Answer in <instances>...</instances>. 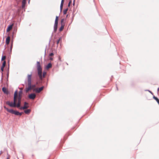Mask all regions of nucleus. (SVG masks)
<instances>
[{
    "mask_svg": "<svg viewBox=\"0 0 159 159\" xmlns=\"http://www.w3.org/2000/svg\"><path fill=\"white\" fill-rule=\"evenodd\" d=\"M36 68L38 75L39 79H41L44 77L46 74V72L44 71L42 74V68L41 67L39 61H37L36 63Z\"/></svg>",
    "mask_w": 159,
    "mask_h": 159,
    "instance_id": "obj_1",
    "label": "nucleus"
},
{
    "mask_svg": "<svg viewBox=\"0 0 159 159\" xmlns=\"http://www.w3.org/2000/svg\"><path fill=\"white\" fill-rule=\"evenodd\" d=\"M32 72L30 74H28L27 75V87H26L25 89L26 93L31 90L33 88L35 87V85L32 84Z\"/></svg>",
    "mask_w": 159,
    "mask_h": 159,
    "instance_id": "obj_2",
    "label": "nucleus"
},
{
    "mask_svg": "<svg viewBox=\"0 0 159 159\" xmlns=\"http://www.w3.org/2000/svg\"><path fill=\"white\" fill-rule=\"evenodd\" d=\"M3 107L4 108L6 109L7 112L12 114H14L16 116H21L23 113L22 112H20L16 110H14L12 109H9L6 107V106H4Z\"/></svg>",
    "mask_w": 159,
    "mask_h": 159,
    "instance_id": "obj_3",
    "label": "nucleus"
},
{
    "mask_svg": "<svg viewBox=\"0 0 159 159\" xmlns=\"http://www.w3.org/2000/svg\"><path fill=\"white\" fill-rule=\"evenodd\" d=\"M16 101H13V102H10L9 101H7L6 102V104L7 105H8L11 107H16L15 106V102Z\"/></svg>",
    "mask_w": 159,
    "mask_h": 159,
    "instance_id": "obj_4",
    "label": "nucleus"
},
{
    "mask_svg": "<svg viewBox=\"0 0 159 159\" xmlns=\"http://www.w3.org/2000/svg\"><path fill=\"white\" fill-rule=\"evenodd\" d=\"M2 91L3 93L7 95L10 94L9 91L7 89L5 86L3 87L2 89Z\"/></svg>",
    "mask_w": 159,
    "mask_h": 159,
    "instance_id": "obj_5",
    "label": "nucleus"
},
{
    "mask_svg": "<svg viewBox=\"0 0 159 159\" xmlns=\"http://www.w3.org/2000/svg\"><path fill=\"white\" fill-rule=\"evenodd\" d=\"M36 97V95L34 93H31L28 95V98L29 99L34 100Z\"/></svg>",
    "mask_w": 159,
    "mask_h": 159,
    "instance_id": "obj_6",
    "label": "nucleus"
},
{
    "mask_svg": "<svg viewBox=\"0 0 159 159\" xmlns=\"http://www.w3.org/2000/svg\"><path fill=\"white\" fill-rule=\"evenodd\" d=\"M10 37L9 36H8L6 38V41H5L6 44L8 45L10 43ZM4 47H5V48H4V50H5L6 48V45H5Z\"/></svg>",
    "mask_w": 159,
    "mask_h": 159,
    "instance_id": "obj_7",
    "label": "nucleus"
},
{
    "mask_svg": "<svg viewBox=\"0 0 159 159\" xmlns=\"http://www.w3.org/2000/svg\"><path fill=\"white\" fill-rule=\"evenodd\" d=\"M14 24L13 23H10L7 26L6 29V31L7 32H9L11 29H12Z\"/></svg>",
    "mask_w": 159,
    "mask_h": 159,
    "instance_id": "obj_8",
    "label": "nucleus"
},
{
    "mask_svg": "<svg viewBox=\"0 0 159 159\" xmlns=\"http://www.w3.org/2000/svg\"><path fill=\"white\" fill-rule=\"evenodd\" d=\"M52 64L51 62H49L45 66V68L46 70H48L49 68H52Z\"/></svg>",
    "mask_w": 159,
    "mask_h": 159,
    "instance_id": "obj_9",
    "label": "nucleus"
},
{
    "mask_svg": "<svg viewBox=\"0 0 159 159\" xmlns=\"http://www.w3.org/2000/svg\"><path fill=\"white\" fill-rule=\"evenodd\" d=\"M26 3V0H23L22 2L21 8L22 9H25Z\"/></svg>",
    "mask_w": 159,
    "mask_h": 159,
    "instance_id": "obj_10",
    "label": "nucleus"
},
{
    "mask_svg": "<svg viewBox=\"0 0 159 159\" xmlns=\"http://www.w3.org/2000/svg\"><path fill=\"white\" fill-rule=\"evenodd\" d=\"M58 23H54V31L55 32L57 31V25H58Z\"/></svg>",
    "mask_w": 159,
    "mask_h": 159,
    "instance_id": "obj_11",
    "label": "nucleus"
},
{
    "mask_svg": "<svg viewBox=\"0 0 159 159\" xmlns=\"http://www.w3.org/2000/svg\"><path fill=\"white\" fill-rule=\"evenodd\" d=\"M33 91L37 93H39L42 90L40 87H39L38 88L34 89Z\"/></svg>",
    "mask_w": 159,
    "mask_h": 159,
    "instance_id": "obj_12",
    "label": "nucleus"
},
{
    "mask_svg": "<svg viewBox=\"0 0 159 159\" xmlns=\"http://www.w3.org/2000/svg\"><path fill=\"white\" fill-rule=\"evenodd\" d=\"M20 105H21V101H18L17 103H16V102H15L16 107L19 108V107H20Z\"/></svg>",
    "mask_w": 159,
    "mask_h": 159,
    "instance_id": "obj_13",
    "label": "nucleus"
},
{
    "mask_svg": "<svg viewBox=\"0 0 159 159\" xmlns=\"http://www.w3.org/2000/svg\"><path fill=\"white\" fill-rule=\"evenodd\" d=\"M4 68L2 67H1V69H0V70L1 71V74H2L1 81L3 79V72L4 71Z\"/></svg>",
    "mask_w": 159,
    "mask_h": 159,
    "instance_id": "obj_14",
    "label": "nucleus"
},
{
    "mask_svg": "<svg viewBox=\"0 0 159 159\" xmlns=\"http://www.w3.org/2000/svg\"><path fill=\"white\" fill-rule=\"evenodd\" d=\"M29 107L28 105H24L23 106L20 107L19 108V109L20 110H24Z\"/></svg>",
    "mask_w": 159,
    "mask_h": 159,
    "instance_id": "obj_15",
    "label": "nucleus"
},
{
    "mask_svg": "<svg viewBox=\"0 0 159 159\" xmlns=\"http://www.w3.org/2000/svg\"><path fill=\"white\" fill-rule=\"evenodd\" d=\"M31 111V110L30 109H27L24 111V113L27 115H29Z\"/></svg>",
    "mask_w": 159,
    "mask_h": 159,
    "instance_id": "obj_16",
    "label": "nucleus"
},
{
    "mask_svg": "<svg viewBox=\"0 0 159 159\" xmlns=\"http://www.w3.org/2000/svg\"><path fill=\"white\" fill-rule=\"evenodd\" d=\"M6 55H4V51H3L2 55V56L1 61H2L5 60V59L6 58Z\"/></svg>",
    "mask_w": 159,
    "mask_h": 159,
    "instance_id": "obj_17",
    "label": "nucleus"
},
{
    "mask_svg": "<svg viewBox=\"0 0 159 159\" xmlns=\"http://www.w3.org/2000/svg\"><path fill=\"white\" fill-rule=\"evenodd\" d=\"M153 98L155 100L157 103H158V104L159 105V99L156 97H155V96L153 95Z\"/></svg>",
    "mask_w": 159,
    "mask_h": 159,
    "instance_id": "obj_18",
    "label": "nucleus"
},
{
    "mask_svg": "<svg viewBox=\"0 0 159 159\" xmlns=\"http://www.w3.org/2000/svg\"><path fill=\"white\" fill-rule=\"evenodd\" d=\"M64 3V2L61 1V3L60 6V9L61 12V11L62 9Z\"/></svg>",
    "mask_w": 159,
    "mask_h": 159,
    "instance_id": "obj_19",
    "label": "nucleus"
},
{
    "mask_svg": "<svg viewBox=\"0 0 159 159\" xmlns=\"http://www.w3.org/2000/svg\"><path fill=\"white\" fill-rule=\"evenodd\" d=\"M62 38L61 37H60L59 39L57 40V46H58V44L60 42H61Z\"/></svg>",
    "mask_w": 159,
    "mask_h": 159,
    "instance_id": "obj_20",
    "label": "nucleus"
},
{
    "mask_svg": "<svg viewBox=\"0 0 159 159\" xmlns=\"http://www.w3.org/2000/svg\"><path fill=\"white\" fill-rule=\"evenodd\" d=\"M12 48L13 47H11V46H10L9 50V48H8V53L9 54H11Z\"/></svg>",
    "mask_w": 159,
    "mask_h": 159,
    "instance_id": "obj_21",
    "label": "nucleus"
},
{
    "mask_svg": "<svg viewBox=\"0 0 159 159\" xmlns=\"http://www.w3.org/2000/svg\"><path fill=\"white\" fill-rule=\"evenodd\" d=\"M65 20V19L64 18H62L61 19V25H63V26H65V23L64 22V21Z\"/></svg>",
    "mask_w": 159,
    "mask_h": 159,
    "instance_id": "obj_22",
    "label": "nucleus"
},
{
    "mask_svg": "<svg viewBox=\"0 0 159 159\" xmlns=\"http://www.w3.org/2000/svg\"><path fill=\"white\" fill-rule=\"evenodd\" d=\"M6 65V61L5 60H4L2 63V65L1 67L3 68H4Z\"/></svg>",
    "mask_w": 159,
    "mask_h": 159,
    "instance_id": "obj_23",
    "label": "nucleus"
},
{
    "mask_svg": "<svg viewBox=\"0 0 159 159\" xmlns=\"http://www.w3.org/2000/svg\"><path fill=\"white\" fill-rule=\"evenodd\" d=\"M64 26H63L62 25H61L59 29V30L60 32L61 31L63 30Z\"/></svg>",
    "mask_w": 159,
    "mask_h": 159,
    "instance_id": "obj_24",
    "label": "nucleus"
},
{
    "mask_svg": "<svg viewBox=\"0 0 159 159\" xmlns=\"http://www.w3.org/2000/svg\"><path fill=\"white\" fill-rule=\"evenodd\" d=\"M68 10V8H67L64 9L63 10V14L66 15L67 13Z\"/></svg>",
    "mask_w": 159,
    "mask_h": 159,
    "instance_id": "obj_25",
    "label": "nucleus"
},
{
    "mask_svg": "<svg viewBox=\"0 0 159 159\" xmlns=\"http://www.w3.org/2000/svg\"><path fill=\"white\" fill-rule=\"evenodd\" d=\"M17 96V94H14V98H13V101H14L16 102Z\"/></svg>",
    "mask_w": 159,
    "mask_h": 159,
    "instance_id": "obj_26",
    "label": "nucleus"
},
{
    "mask_svg": "<svg viewBox=\"0 0 159 159\" xmlns=\"http://www.w3.org/2000/svg\"><path fill=\"white\" fill-rule=\"evenodd\" d=\"M59 17V16H56V19L55 21V22L58 23V18Z\"/></svg>",
    "mask_w": 159,
    "mask_h": 159,
    "instance_id": "obj_27",
    "label": "nucleus"
},
{
    "mask_svg": "<svg viewBox=\"0 0 159 159\" xmlns=\"http://www.w3.org/2000/svg\"><path fill=\"white\" fill-rule=\"evenodd\" d=\"M23 93V90L20 89L19 92V95L21 96L22 94Z\"/></svg>",
    "mask_w": 159,
    "mask_h": 159,
    "instance_id": "obj_28",
    "label": "nucleus"
},
{
    "mask_svg": "<svg viewBox=\"0 0 159 159\" xmlns=\"http://www.w3.org/2000/svg\"><path fill=\"white\" fill-rule=\"evenodd\" d=\"M72 0H69V2L68 3V7H70V5L72 3Z\"/></svg>",
    "mask_w": 159,
    "mask_h": 159,
    "instance_id": "obj_29",
    "label": "nucleus"
},
{
    "mask_svg": "<svg viewBox=\"0 0 159 159\" xmlns=\"http://www.w3.org/2000/svg\"><path fill=\"white\" fill-rule=\"evenodd\" d=\"M52 35H53V34L52 33V34L51 36V37H50V38L49 39V43H48L49 45H50V44L51 41V40L52 39Z\"/></svg>",
    "mask_w": 159,
    "mask_h": 159,
    "instance_id": "obj_30",
    "label": "nucleus"
},
{
    "mask_svg": "<svg viewBox=\"0 0 159 159\" xmlns=\"http://www.w3.org/2000/svg\"><path fill=\"white\" fill-rule=\"evenodd\" d=\"M54 55V53L53 52H51V53H50L49 54V56H48L49 57H51V56H53Z\"/></svg>",
    "mask_w": 159,
    "mask_h": 159,
    "instance_id": "obj_31",
    "label": "nucleus"
},
{
    "mask_svg": "<svg viewBox=\"0 0 159 159\" xmlns=\"http://www.w3.org/2000/svg\"><path fill=\"white\" fill-rule=\"evenodd\" d=\"M145 91H148L149 93H151L153 96L154 95L153 93L151 91H150V90H145Z\"/></svg>",
    "mask_w": 159,
    "mask_h": 159,
    "instance_id": "obj_32",
    "label": "nucleus"
},
{
    "mask_svg": "<svg viewBox=\"0 0 159 159\" xmlns=\"http://www.w3.org/2000/svg\"><path fill=\"white\" fill-rule=\"evenodd\" d=\"M16 31H17L16 29L15 28H14V29H13V31L12 33L15 34L16 33Z\"/></svg>",
    "mask_w": 159,
    "mask_h": 159,
    "instance_id": "obj_33",
    "label": "nucleus"
},
{
    "mask_svg": "<svg viewBox=\"0 0 159 159\" xmlns=\"http://www.w3.org/2000/svg\"><path fill=\"white\" fill-rule=\"evenodd\" d=\"M21 96L19 95L18 98V101H21Z\"/></svg>",
    "mask_w": 159,
    "mask_h": 159,
    "instance_id": "obj_34",
    "label": "nucleus"
},
{
    "mask_svg": "<svg viewBox=\"0 0 159 159\" xmlns=\"http://www.w3.org/2000/svg\"><path fill=\"white\" fill-rule=\"evenodd\" d=\"M9 75V73H8V72H7V81H8Z\"/></svg>",
    "mask_w": 159,
    "mask_h": 159,
    "instance_id": "obj_35",
    "label": "nucleus"
},
{
    "mask_svg": "<svg viewBox=\"0 0 159 159\" xmlns=\"http://www.w3.org/2000/svg\"><path fill=\"white\" fill-rule=\"evenodd\" d=\"M13 39H12L11 42V45L10 46H11V47H13Z\"/></svg>",
    "mask_w": 159,
    "mask_h": 159,
    "instance_id": "obj_36",
    "label": "nucleus"
},
{
    "mask_svg": "<svg viewBox=\"0 0 159 159\" xmlns=\"http://www.w3.org/2000/svg\"><path fill=\"white\" fill-rule=\"evenodd\" d=\"M11 54H8L7 55V57L8 59H10L11 58Z\"/></svg>",
    "mask_w": 159,
    "mask_h": 159,
    "instance_id": "obj_37",
    "label": "nucleus"
},
{
    "mask_svg": "<svg viewBox=\"0 0 159 159\" xmlns=\"http://www.w3.org/2000/svg\"><path fill=\"white\" fill-rule=\"evenodd\" d=\"M8 68L7 69V72H8V73H9V65H8Z\"/></svg>",
    "mask_w": 159,
    "mask_h": 159,
    "instance_id": "obj_38",
    "label": "nucleus"
},
{
    "mask_svg": "<svg viewBox=\"0 0 159 159\" xmlns=\"http://www.w3.org/2000/svg\"><path fill=\"white\" fill-rule=\"evenodd\" d=\"M48 57L49 60L51 61H52L53 60V58L52 57L49 56Z\"/></svg>",
    "mask_w": 159,
    "mask_h": 159,
    "instance_id": "obj_39",
    "label": "nucleus"
},
{
    "mask_svg": "<svg viewBox=\"0 0 159 159\" xmlns=\"http://www.w3.org/2000/svg\"><path fill=\"white\" fill-rule=\"evenodd\" d=\"M47 45L46 47V48H45V50L44 57L45 56V55H46V49H47Z\"/></svg>",
    "mask_w": 159,
    "mask_h": 159,
    "instance_id": "obj_40",
    "label": "nucleus"
},
{
    "mask_svg": "<svg viewBox=\"0 0 159 159\" xmlns=\"http://www.w3.org/2000/svg\"><path fill=\"white\" fill-rule=\"evenodd\" d=\"M24 105H28V103L26 102H24Z\"/></svg>",
    "mask_w": 159,
    "mask_h": 159,
    "instance_id": "obj_41",
    "label": "nucleus"
},
{
    "mask_svg": "<svg viewBox=\"0 0 159 159\" xmlns=\"http://www.w3.org/2000/svg\"><path fill=\"white\" fill-rule=\"evenodd\" d=\"M17 93H18V91H17V90H16L15 91L14 94H17Z\"/></svg>",
    "mask_w": 159,
    "mask_h": 159,
    "instance_id": "obj_42",
    "label": "nucleus"
},
{
    "mask_svg": "<svg viewBox=\"0 0 159 159\" xmlns=\"http://www.w3.org/2000/svg\"><path fill=\"white\" fill-rule=\"evenodd\" d=\"M40 87L41 88L42 90L45 87L43 86Z\"/></svg>",
    "mask_w": 159,
    "mask_h": 159,
    "instance_id": "obj_43",
    "label": "nucleus"
},
{
    "mask_svg": "<svg viewBox=\"0 0 159 159\" xmlns=\"http://www.w3.org/2000/svg\"><path fill=\"white\" fill-rule=\"evenodd\" d=\"M40 87L41 88L42 90L45 87L43 86Z\"/></svg>",
    "mask_w": 159,
    "mask_h": 159,
    "instance_id": "obj_44",
    "label": "nucleus"
},
{
    "mask_svg": "<svg viewBox=\"0 0 159 159\" xmlns=\"http://www.w3.org/2000/svg\"><path fill=\"white\" fill-rule=\"evenodd\" d=\"M75 0H73V5L75 6Z\"/></svg>",
    "mask_w": 159,
    "mask_h": 159,
    "instance_id": "obj_45",
    "label": "nucleus"
},
{
    "mask_svg": "<svg viewBox=\"0 0 159 159\" xmlns=\"http://www.w3.org/2000/svg\"><path fill=\"white\" fill-rule=\"evenodd\" d=\"M12 35H11V37H12V39H13V38H14V33H12Z\"/></svg>",
    "mask_w": 159,
    "mask_h": 159,
    "instance_id": "obj_46",
    "label": "nucleus"
},
{
    "mask_svg": "<svg viewBox=\"0 0 159 159\" xmlns=\"http://www.w3.org/2000/svg\"><path fill=\"white\" fill-rule=\"evenodd\" d=\"M10 61V59H8V65H9V64Z\"/></svg>",
    "mask_w": 159,
    "mask_h": 159,
    "instance_id": "obj_47",
    "label": "nucleus"
},
{
    "mask_svg": "<svg viewBox=\"0 0 159 159\" xmlns=\"http://www.w3.org/2000/svg\"><path fill=\"white\" fill-rule=\"evenodd\" d=\"M25 84H27V82L26 80L25 81Z\"/></svg>",
    "mask_w": 159,
    "mask_h": 159,
    "instance_id": "obj_48",
    "label": "nucleus"
},
{
    "mask_svg": "<svg viewBox=\"0 0 159 159\" xmlns=\"http://www.w3.org/2000/svg\"><path fill=\"white\" fill-rule=\"evenodd\" d=\"M18 88L20 90V89H22V88H19V87Z\"/></svg>",
    "mask_w": 159,
    "mask_h": 159,
    "instance_id": "obj_49",
    "label": "nucleus"
},
{
    "mask_svg": "<svg viewBox=\"0 0 159 159\" xmlns=\"http://www.w3.org/2000/svg\"><path fill=\"white\" fill-rule=\"evenodd\" d=\"M30 0H28V3H29H29H30Z\"/></svg>",
    "mask_w": 159,
    "mask_h": 159,
    "instance_id": "obj_50",
    "label": "nucleus"
},
{
    "mask_svg": "<svg viewBox=\"0 0 159 159\" xmlns=\"http://www.w3.org/2000/svg\"><path fill=\"white\" fill-rule=\"evenodd\" d=\"M4 43V39H3V42H2V44H3Z\"/></svg>",
    "mask_w": 159,
    "mask_h": 159,
    "instance_id": "obj_51",
    "label": "nucleus"
},
{
    "mask_svg": "<svg viewBox=\"0 0 159 159\" xmlns=\"http://www.w3.org/2000/svg\"><path fill=\"white\" fill-rule=\"evenodd\" d=\"M157 90L159 92V87L158 88Z\"/></svg>",
    "mask_w": 159,
    "mask_h": 159,
    "instance_id": "obj_52",
    "label": "nucleus"
},
{
    "mask_svg": "<svg viewBox=\"0 0 159 159\" xmlns=\"http://www.w3.org/2000/svg\"><path fill=\"white\" fill-rule=\"evenodd\" d=\"M59 59L60 60H61V58H60V57H59Z\"/></svg>",
    "mask_w": 159,
    "mask_h": 159,
    "instance_id": "obj_53",
    "label": "nucleus"
},
{
    "mask_svg": "<svg viewBox=\"0 0 159 159\" xmlns=\"http://www.w3.org/2000/svg\"><path fill=\"white\" fill-rule=\"evenodd\" d=\"M73 18H74V16L72 17V21L73 20Z\"/></svg>",
    "mask_w": 159,
    "mask_h": 159,
    "instance_id": "obj_54",
    "label": "nucleus"
},
{
    "mask_svg": "<svg viewBox=\"0 0 159 159\" xmlns=\"http://www.w3.org/2000/svg\"><path fill=\"white\" fill-rule=\"evenodd\" d=\"M116 89H117V90H118V88L117 86H116Z\"/></svg>",
    "mask_w": 159,
    "mask_h": 159,
    "instance_id": "obj_55",
    "label": "nucleus"
},
{
    "mask_svg": "<svg viewBox=\"0 0 159 159\" xmlns=\"http://www.w3.org/2000/svg\"><path fill=\"white\" fill-rule=\"evenodd\" d=\"M64 0H61V1L64 2Z\"/></svg>",
    "mask_w": 159,
    "mask_h": 159,
    "instance_id": "obj_56",
    "label": "nucleus"
},
{
    "mask_svg": "<svg viewBox=\"0 0 159 159\" xmlns=\"http://www.w3.org/2000/svg\"><path fill=\"white\" fill-rule=\"evenodd\" d=\"M68 16V14H67L66 16V17L67 18Z\"/></svg>",
    "mask_w": 159,
    "mask_h": 159,
    "instance_id": "obj_57",
    "label": "nucleus"
},
{
    "mask_svg": "<svg viewBox=\"0 0 159 159\" xmlns=\"http://www.w3.org/2000/svg\"><path fill=\"white\" fill-rule=\"evenodd\" d=\"M6 159H9V158H8V157H7V158Z\"/></svg>",
    "mask_w": 159,
    "mask_h": 159,
    "instance_id": "obj_58",
    "label": "nucleus"
},
{
    "mask_svg": "<svg viewBox=\"0 0 159 159\" xmlns=\"http://www.w3.org/2000/svg\"><path fill=\"white\" fill-rule=\"evenodd\" d=\"M2 152H0V155L2 154Z\"/></svg>",
    "mask_w": 159,
    "mask_h": 159,
    "instance_id": "obj_59",
    "label": "nucleus"
}]
</instances>
